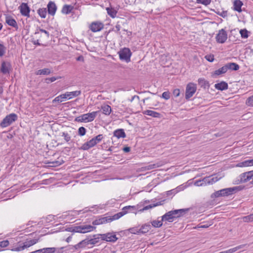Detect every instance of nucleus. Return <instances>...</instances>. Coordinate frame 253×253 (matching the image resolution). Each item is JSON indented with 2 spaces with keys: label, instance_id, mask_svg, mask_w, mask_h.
Masks as SVG:
<instances>
[{
  "label": "nucleus",
  "instance_id": "19",
  "mask_svg": "<svg viewBox=\"0 0 253 253\" xmlns=\"http://www.w3.org/2000/svg\"><path fill=\"white\" fill-rule=\"evenodd\" d=\"M219 178H218L217 176H209L207 177H205L203 179V181L204 182L205 185L207 184H212L215 182H217Z\"/></svg>",
  "mask_w": 253,
  "mask_h": 253
},
{
  "label": "nucleus",
  "instance_id": "42",
  "mask_svg": "<svg viewBox=\"0 0 253 253\" xmlns=\"http://www.w3.org/2000/svg\"><path fill=\"white\" fill-rule=\"evenodd\" d=\"M162 221H163L162 220H155L151 222V224L153 227H156V228H159L162 226V225H163Z\"/></svg>",
  "mask_w": 253,
  "mask_h": 253
},
{
  "label": "nucleus",
  "instance_id": "58",
  "mask_svg": "<svg viewBox=\"0 0 253 253\" xmlns=\"http://www.w3.org/2000/svg\"><path fill=\"white\" fill-rule=\"evenodd\" d=\"M205 58L209 62H212L214 60V56L213 55H207L205 56Z\"/></svg>",
  "mask_w": 253,
  "mask_h": 253
},
{
  "label": "nucleus",
  "instance_id": "26",
  "mask_svg": "<svg viewBox=\"0 0 253 253\" xmlns=\"http://www.w3.org/2000/svg\"><path fill=\"white\" fill-rule=\"evenodd\" d=\"M106 11L107 12L108 14L112 18H114L116 17L118 10L115 9L114 8L110 7H107L106 8Z\"/></svg>",
  "mask_w": 253,
  "mask_h": 253
},
{
  "label": "nucleus",
  "instance_id": "28",
  "mask_svg": "<svg viewBox=\"0 0 253 253\" xmlns=\"http://www.w3.org/2000/svg\"><path fill=\"white\" fill-rule=\"evenodd\" d=\"M151 229V225L149 223H146L143 224L140 228L139 229V231H140L141 234H144L147 233Z\"/></svg>",
  "mask_w": 253,
  "mask_h": 253
},
{
  "label": "nucleus",
  "instance_id": "37",
  "mask_svg": "<svg viewBox=\"0 0 253 253\" xmlns=\"http://www.w3.org/2000/svg\"><path fill=\"white\" fill-rule=\"evenodd\" d=\"M162 166V164L161 162L156 163L153 164H150L145 167L147 170H150L154 169H156L159 168Z\"/></svg>",
  "mask_w": 253,
  "mask_h": 253
},
{
  "label": "nucleus",
  "instance_id": "47",
  "mask_svg": "<svg viewBox=\"0 0 253 253\" xmlns=\"http://www.w3.org/2000/svg\"><path fill=\"white\" fill-rule=\"evenodd\" d=\"M246 104L249 106L253 107V95L248 98L246 101Z\"/></svg>",
  "mask_w": 253,
  "mask_h": 253
},
{
  "label": "nucleus",
  "instance_id": "55",
  "mask_svg": "<svg viewBox=\"0 0 253 253\" xmlns=\"http://www.w3.org/2000/svg\"><path fill=\"white\" fill-rule=\"evenodd\" d=\"M9 245V241L8 240H4L0 242V247L1 248L6 247Z\"/></svg>",
  "mask_w": 253,
  "mask_h": 253
},
{
  "label": "nucleus",
  "instance_id": "7",
  "mask_svg": "<svg viewBox=\"0 0 253 253\" xmlns=\"http://www.w3.org/2000/svg\"><path fill=\"white\" fill-rule=\"evenodd\" d=\"M196 91V85L192 83L188 84L187 85L185 91V98L188 99L191 98Z\"/></svg>",
  "mask_w": 253,
  "mask_h": 253
},
{
  "label": "nucleus",
  "instance_id": "25",
  "mask_svg": "<svg viewBox=\"0 0 253 253\" xmlns=\"http://www.w3.org/2000/svg\"><path fill=\"white\" fill-rule=\"evenodd\" d=\"M215 88L218 90H223L228 88V84L225 82H221L216 84L214 85Z\"/></svg>",
  "mask_w": 253,
  "mask_h": 253
},
{
  "label": "nucleus",
  "instance_id": "8",
  "mask_svg": "<svg viewBox=\"0 0 253 253\" xmlns=\"http://www.w3.org/2000/svg\"><path fill=\"white\" fill-rule=\"evenodd\" d=\"M216 41L220 43H224L227 39V34L223 29L220 30L216 36Z\"/></svg>",
  "mask_w": 253,
  "mask_h": 253
},
{
  "label": "nucleus",
  "instance_id": "31",
  "mask_svg": "<svg viewBox=\"0 0 253 253\" xmlns=\"http://www.w3.org/2000/svg\"><path fill=\"white\" fill-rule=\"evenodd\" d=\"M162 202H159L156 203V204H150L148 206H145L142 209L140 210L139 211H144L148 210L149 209H152V208L157 207L158 206L161 205L162 204Z\"/></svg>",
  "mask_w": 253,
  "mask_h": 253
},
{
  "label": "nucleus",
  "instance_id": "11",
  "mask_svg": "<svg viewBox=\"0 0 253 253\" xmlns=\"http://www.w3.org/2000/svg\"><path fill=\"white\" fill-rule=\"evenodd\" d=\"M89 29L92 32H97L101 31L104 28V24L99 21H95L92 22L89 25Z\"/></svg>",
  "mask_w": 253,
  "mask_h": 253
},
{
  "label": "nucleus",
  "instance_id": "10",
  "mask_svg": "<svg viewBox=\"0 0 253 253\" xmlns=\"http://www.w3.org/2000/svg\"><path fill=\"white\" fill-rule=\"evenodd\" d=\"M95 228V226L90 225L82 224L78 226V233L84 234L93 231Z\"/></svg>",
  "mask_w": 253,
  "mask_h": 253
},
{
  "label": "nucleus",
  "instance_id": "38",
  "mask_svg": "<svg viewBox=\"0 0 253 253\" xmlns=\"http://www.w3.org/2000/svg\"><path fill=\"white\" fill-rule=\"evenodd\" d=\"M42 34H44V35L43 36L46 39H47L49 38V32L44 29H40L39 30V32L35 33V34L40 35V36H41V37L42 36Z\"/></svg>",
  "mask_w": 253,
  "mask_h": 253
},
{
  "label": "nucleus",
  "instance_id": "33",
  "mask_svg": "<svg viewBox=\"0 0 253 253\" xmlns=\"http://www.w3.org/2000/svg\"><path fill=\"white\" fill-rule=\"evenodd\" d=\"M226 65L228 70L237 71L239 69V66L235 63H229Z\"/></svg>",
  "mask_w": 253,
  "mask_h": 253
},
{
  "label": "nucleus",
  "instance_id": "21",
  "mask_svg": "<svg viewBox=\"0 0 253 253\" xmlns=\"http://www.w3.org/2000/svg\"><path fill=\"white\" fill-rule=\"evenodd\" d=\"M113 135L118 138H125L126 137V133L123 129H118L115 130Z\"/></svg>",
  "mask_w": 253,
  "mask_h": 253
},
{
  "label": "nucleus",
  "instance_id": "24",
  "mask_svg": "<svg viewBox=\"0 0 253 253\" xmlns=\"http://www.w3.org/2000/svg\"><path fill=\"white\" fill-rule=\"evenodd\" d=\"M253 166V159L245 160L242 162L239 163L237 166L239 167H245Z\"/></svg>",
  "mask_w": 253,
  "mask_h": 253
},
{
  "label": "nucleus",
  "instance_id": "40",
  "mask_svg": "<svg viewBox=\"0 0 253 253\" xmlns=\"http://www.w3.org/2000/svg\"><path fill=\"white\" fill-rule=\"evenodd\" d=\"M126 213L123 211L114 214L113 216H110L111 221L114 220H117L125 215Z\"/></svg>",
  "mask_w": 253,
  "mask_h": 253
},
{
  "label": "nucleus",
  "instance_id": "12",
  "mask_svg": "<svg viewBox=\"0 0 253 253\" xmlns=\"http://www.w3.org/2000/svg\"><path fill=\"white\" fill-rule=\"evenodd\" d=\"M240 181L245 183L253 178V170L244 172L240 175Z\"/></svg>",
  "mask_w": 253,
  "mask_h": 253
},
{
  "label": "nucleus",
  "instance_id": "15",
  "mask_svg": "<svg viewBox=\"0 0 253 253\" xmlns=\"http://www.w3.org/2000/svg\"><path fill=\"white\" fill-rule=\"evenodd\" d=\"M11 68V64L9 62L3 61L1 65L0 72L3 74L9 73Z\"/></svg>",
  "mask_w": 253,
  "mask_h": 253
},
{
  "label": "nucleus",
  "instance_id": "16",
  "mask_svg": "<svg viewBox=\"0 0 253 253\" xmlns=\"http://www.w3.org/2000/svg\"><path fill=\"white\" fill-rule=\"evenodd\" d=\"M111 222V219L110 216H106L100 218L99 219H96L92 222V224L94 225H100L101 224L110 222Z\"/></svg>",
  "mask_w": 253,
  "mask_h": 253
},
{
  "label": "nucleus",
  "instance_id": "29",
  "mask_svg": "<svg viewBox=\"0 0 253 253\" xmlns=\"http://www.w3.org/2000/svg\"><path fill=\"white\" fill-rule=\"evenodd\" d=\"M102 113L106 115H109L111 113L112 110L111 107L108 105H104L101 106Z\"/></svg>",
  "mask_w": 253,
  "mask_h": 253
},
{
  "label": "nucleus",
  "instance_id": "1",
  "mask_svg": "<svg viewBox=\"0 0 253 253\" xmlns=\"http://www.w3.org/2000/svg\"><path fill=\"white\" fill-rule=\"evenodd\" d=\"M244 187L241 186H235L233 187H230L227 188L222 189L221 190L217 191L213 193L211 197L212 198H218L219 197L228 196L232 195L238 191H240L243 189Z\"/></svg>",
  "mask_w": 253,
  "mask_h": 253
},
{
  "label": "nucleus",
  "instance_id": "41",
  "mask_svg": "<svg viewBox=\"0 0 253 253\" xmlns=\"http://www.w3.org/2000/svg\"><path fill=\"white\" fill-rule=\"evenodd\" d=\"M42 253H55L56 248H45L42 249Z\"/></svg>",
  "mask_w": 253,
  "mask_h": 253
},
{
  "label": "nucleus",
  "instance_id": "9",
  "mask_svg": "<svg viewBox=\"0 0 253 253\" xmlns=\"http://www.w3.org/2000/svg\"><path fill=\"white\" fill-rule=\"evenodd\" d=\"M100 238L102 240L110 242H115L118 240V238L114 233L109 232L100 234Z\"/></svg>",
  "mask_w": 253,
  "mask_h": 253
},
{
  "label": "nucleus",
  "instance_id": "63",
  "mask_svg": "<svg viewBox=\"0 0 253 253\" xmlns=\"http://www.w3.org/2000/svg\"><path fill=\"white\" fill-rule=\"evenodd\" d=\"M25 249V247H24V245H23V246H22L21 247H17V248L12 250L14 251L19 252V251L23 250Z\"/></svg>",
  "mask_w": 253,
  "mask_h": 253
},
{
  "label": "nucleus",
  "instance_id": "49",
  "mask_svg": "<svg viewBox=\"0 0 253 253\" xmlns=\"http://www.w3.org/2000/svg\"><path fill=\"white\" fill-rule=\"evenodd\" d=\"M60 78H61V77H52L51 78H46L45 79V82L47 84H49L50 83L53 82L55 81H56V80L60 79Z\"/></svg>",
  "mask_w": 253,
  "mask_h": 253
},
{
  "label": "nucleus",
  "instance_id": "2",
  "mask_svg": "<svg viewBox=\"0 0 253 253\" xmlns=\"http://www.w3.org/2000/svg\"><path fill=\"white\" fill-rule=\"evenodd\" d=\"M187 211V210L179 209L169 211L162 216V220L172 222L175 218L182 215Z\"/></svg>",
  "mask_w": 253,
  "mask_h": 253
},
{
  "label": "nucleus",
  "instance_id": "50",
  "mask_svg": "<svg viewBox=\"0 0 253 253\" xmlns=\"http://www.w3.org/2000/svg\"><path fill=\"white\" fill-rule=\"evenodd\" d=\"M86 131V129L84 127L81 126L78 129V134L80 136H84L85 134Z\"/></svg>",
  "mask_w": 253,
  "mask_h": 253
},
{
  "label": "nucleus",
  "instance_id": "17",
  "mask_svg": "<svg viewBox=\"0 0 253 253\" xmlns=\"http://www.w3.org/2000/svg\"><path fill=\"white\" fill-rule=\"evenodd\" d=\"M5 22L9 25L16 29L18 28V24L16 20L11 16L7 15L5 17Z\"/></svg>",
  "mask_w": 253,
  "mask_h": 253
},
{
  "label": "nucleus",
  "instance_id": "27",
  "mask_svg": "<svg viewBox=\"0 0 253 253\" xmlns=\"http://www.w3.org/2000/svg\"><path fill=\"white\" fill-rule=\"evenodd\" d=\"M51 73V70L48 68H44L37 71L35 72L36 75H48Z\"/></svg>",
  "mask_w": 253,
  "mask_h": 253
},
{
  "label": "nucleus",
  "instance_id": "54",
  "mask_svg": "<svg viewBox=\"0 0 253 253\" xmlns=\"http://www.w3.org/2000/svg\"><path fill=\"white\" fill-rule=\"evenodd\" d=\"M91 148L90 146H89V144L87 142L84 143L81 147V149L84 150H87L89 149V148Z\"/></svg>",
  "mask_w": 253,
  "mask_h": 253
},
{
  "label": "nucleus",
  "instance_id": "22",
  "mask_svg": "<svg viewBox=\"0 0 253 253\" xmlns=\"http://www.w3.org/2000/svg\"><path fill=\"white\" fill-rule=\"evenodd\" d=\"M100 236V234H96L93 235L91 238H88L89 245L93 246L98 243L99 241Z\"/></svg>",
  "mask_w": 253,
  "mask_h": 253
},
{
  "label": "nucleus",
  "instance_id": "39",
  "mask_svg": "<svg viewBox=\"0 0 253 253\" xmlns=\"http://www.w3.org/2000/svg\"><path fill=\"white\" fill-rule=\"evenodd\" d=\"M244 245H241L236 247H234L233 248L225 251V253H233L238 251V250L243 248L244 247Z\"/></svg>",
  "mask_w": 253,
  "mask_h": 253
},
{
  "label": "nucleus",
  "instance_id": "3",
  "mask_svg": "<svg viewBox=\"0 0 253 253\" xmlns=\"http://www.w3.org/2000/svg\"><path fill=\"white\" fill-rule=\"evenodd\" d=\"M81 94V90H76L71 92H66L64 94H62L56 97L52 101L53 103L62 102L66 99H71L73 97L79 96Z\"/></svg>",
  "mask_w": 253,
  "mask_h": 253
},
{
  "label": "nucleus",
  "instance_id": "46",
  "mask_svg": "<svg viewBox=\"0 0 253 253\" xmlns=\"http://www.w3.org/2000/svg\"><path fill=\"white\" fill-rule=\"evenodd\" d=\"M129 231L132 234L138 235L141 234L140 231H139V229L137 227L130 228L129 229Z\"/></svg>",
  "mask_w": 253,
  "mask_h": 253
},
{
  "label": "nucleus",
  "instance_id": "18",
  "mask_svg": "<svg viewBox=\"0 0 253 253\" xmlns=\"http://www.w3.org/2000/svg\"><path fill=\"white\" fill-rule=\"evenodd\" d=\"M90 245L88 241V237L86 238V239L82 240L80 242H79L78 244L75 245L73 246V248L75 250H79L80 249L84 248L87 246Z\"/></svg>",
  "mask_w": 253,
  "mask_h": 253
},
{
  "label": "nucleus",
  "instance_id": "57",
  "mask_svg": "<svg viewBox=\"0 0 253 253\" xmlns=\"http://www.w3.org/2000/svg\"><path fill=\"white\" fill-rule=\"evenodd\" d=\"M162 97L168 100L170 98V93L168 91H165L162 94Z\"/></svg>",
  "mask_w": 253,
  "mask_h": 253
},
{
  "label": "nucleus",
  "instance_id": "56",
  "mask_svg": "<svg viewBox=\"0 0 253 253\" xmlns=\"http://www.w3.org/2000/svg\"><path fill=\"white\" fill-rule=\"evenodd\" d=\"M5 52V48L4 45L0 43V56L4 55Z\"/></svg>",
  "mask_w": 253,
  "mask_h": 253
},
{
  "label": "nucleus",
  "instance_id": "13",
  "mask_svg": "<svg viewBox=\"0 0 253 253\" xmlns=\"http://www.w3.org/2000/svg\"><path fill=\"white\" fill-rule=\"evenodd\" d=\"M21 14L24 16L29 17L30 8L27 3L23 2L19 6Z\"/></svg>",
  "mask_w": 253,
  "mask_h": 253
},
{
  "label": "nucleus",
  "instance_id": "6",
  "mask_svg": "<svg viewBox=\"0 0 253 253\" xmlns=\"http://www.w3.org/2000/svg\"><path fill=\"white\" fill-rule=\"evenodd\" d=\"M119 54L121 60L126 62L130 61L131 52L128 48H124L119 52Z\"/></svg>",
  "mask_w": 253,
  "mask_h": 253
},
{
  "label": "nucleus",
  "instance_id": "34",
  "mask_svg": "<svg viewBox=\"0 0 253 253\" xmlns=\"http://www.w3.org/2000/svg\"><path fill=\"white\" fill-rule=\"evenodd\" d=\"M38 239H34L27 241L24 243V247H25V248L30 247L38 243Z\"/></svg>",
  "mask_w": 253,
  "mask_h": 253
},
{
  "label": "nucleus",
  "instance_id": "53",
  "mask_svg": "<svg viewBox=\"0 0 253 253\" xmlns=\"http://www.w3.org/2000/svg\"><path fill=\"white\" fill-rule=\"evenodd\" d=\"M62 136L64 137L65 140L67 142H68L71 140V137L70 135L67 132H62Z\"/></svg>",
  "mask_w": 253,
  "mask_h": 253
},
{
  "label": "nucleus",
  "instance_id": "60",
  "mask_svg": "<svg viewBox=\"0 0 253 253\" xmlns=\"http://www.w3.org/2000/svg\"><path fill=\"white\" fill-rule=\"evenodd\" d=\"M134 207L128 206L125 207L123 208V211L126 214L128 212V210H130L131 209H134Z\"/></svg>",
  "mask_w": 253,
  "mask_h": 253
},
{
  "label": "nucleus",
  "instance_id": "62",
  "mask_svg": "<svg viewBox=\"0 0 253 253\" xmlns=\"http://www.w3.org/2000/svg\"><path fill=\"white\" fill-rule=\"evenodd\" d=\"M180 94V90L179 89H175L173 91V94L175 97H178Z\"/></svg>",
  "mask_w": 253,
  "mask_h": 253
},
{
  "label": "nucleus",
  "instance_id": "48",
  "mask_svg": "<svg viewBox=\"0 0 253 253\" xmlns=\"http://www.w3.org/2000/svg\"><path fill=\"white\" fill-rule=\"evenodd\" d=\"M103 136L102 134H99L93 138L96 144L99 143L103 139Z\"/></svg>",
  "mask_w": 253,
  "mask_h": 253
},
{
  "label": "nucleus",
  "instance_id": "30",
  "mask_svg": "<svg viewBox=\"0 0 253 253\" xmlns=\"http://www.w3.org/2000/svg\"><path fill=\"white\" fill-rule=\"evenodd\" d=\"M228 69L226 65H225L221 68L215 70L214 71V75L218 76L223 74L225 73L227 71Z\"/></svg>",
  "mask_w": 253,
  "mask_h": 253
},
{
  "label": "nucleus",
  "instance_id": "5",
  "mask_svg": "<svg viewBox=\"0 0 253 253\" xmlns=\"http://www.w3.org/2000/svg\"><path fill=\"white\" fill-rule=\"evenodd\" d=\"M17 119V116L14 113L6 116L0 123V126L1 127H5L10 126L13 122Z\"/></svg>",
  "mask_w": 253,
  "mask_h": 253
},
{
  "label": "nucleus",
  "instance_id": "59",
  "mask_svg": "<svg viewBox=\"0 0 253 253\" xmlns=\"http://www.w3.org/2000/svg\"><path fill=\"white\" fill-rule=\"evenodd\" d=\"M194 184L198 186H201L205 185L204 182L203 181V179L202 180H197L195 182Z\"/></svg>",
  "mask_w": 253,
  "mask_h": 253
},
{
  "label": "nucleus",
  "instance_id": "61",
  "mask_svg": "<svg viewBox=\"0 0 253 253\" xmlns=\"http://www.w3.org/2000/svg\"><path fill=\"white\" fill-rule=\"evenodd\" d=\"M121 28V25L118 23H117V24L115 26V29H113L112 31H115L117 33L120 34L119 31L120 30Z\"/></svg>",
  "mask_w": 253,
  "mask_h": 253
},
{
  "label": "nucleus",
  "instance_id": "20",
  "mask_svg": "<svg viewBox=\"0 0 253 253\" xmlns=\"http://www.w3.org/2000/svg\"><path fill=\"white\" fill-rule=\"evenodd\" d=\"M243 5V3L240 0H235L233 2V9L238 12H241L242 10L241 7Z\"/></svg>",
  "mask_w": 253,
  "mask_h": 253
},
{
  "label": "nucleus",
  "instance_id": "52",
  "mask_svg": "<svg viewBox=\"0 0 253 253\" xmlns=\"http://www.w3.org/2000/svg\"><path fill=\"white\" fill-rule=\"evenodd\" d=\"M216 13L217 15L221 16L223 18H225L227 16V11H217L216 12Z\"/></svg>",
  "mask_w": 253,
  "mask_h": 253
},
{
  "label": "nucleus",
  "instance_id": "32",
  "mask_svg": "<svg viewBox=\"0 0 253 253\" xmlns=\"http://www.w3.org/2000/svg\"><path fill=\"white\" fill-rule=\"evenodd\" d=\"M47 11L46 8H40L38 10L37 13L42 18H45L46 16Z\"/></svg>",
  "mask_w": 253,
  "mask_h": 253
},
{
  "label": "nucleus",
  "instance_id": "23",
  "mask_svg": "<svg viewBox=\"0 0 253 253\" xmlns=\"http://www.w3.org/2000/svg\"><path fill=\"white\" fill-rule=\"evenodd\" d=\"M74 9V6L71 5L65 4L63 5L61 12L65 14H69Z\"/></svg>",
  "mask_w": 253,
  "mask_h": 253
},
{
  "label": "nucleus",
  "instance_id": "43",
  "mask_svg": "<svg viewBox=\"0 0 253 253\" xmlns=\"http://www.w3.org/2000/svg\"><path fill=\"white\" fill-rule=\"evenodd\" d=\"M242 220L244 222H245L253 221V213L251 214L250 215L243 217Z\"/></svg>",
  "mask_w": 253,
  "mask_h": 253
},
{
  "label": "nucleus",
  "instance_id": "44",
  "mask_svg": "<svg viewBox=\"0 0 253 253\" xmlns=\"http://www.w3.org/2000/svg\"><path fill=\"white\" fill-rule=\"evenodd\" d=\"M249 32L246 29H241L240 30V34L242 38L247 39L249 37Z\"/></svg>",
  "mask_w": 253,
  "mask_h": 253
},
{
  "label": "nucleus",
  "instance_id": "45",
  "mask_svg": "<svg viewBox=\"0 0 253 253\" xmlns=\"http://www.w3.org/2000/svg\"><path fill=\"white\" fill-rule=\"evenodd\" d=\"M211 1V0H196L197 3L203 4L205 6L209 5Z\"/></svg>",
  "mask_w": 253,
  "mask_h": 253
},
{
  "label": "nucleus",
  "instance_id": "14",
  "mask_svg": "<svg viewBox=\"0 0 253 253\" xmlns=\"http://www.w3.org/2000/svg\"><path fill=\"white\" fill-rule=\"evenodd\" d=\"M47 12L49 15L54 16L57 10V6L54 2L49 1L47 5Z\"/></svg>",
  "mask_w": 253,
  "mask_h": 253
},
{
  "label": "nucleus",
  "instance_id": "36",
  "mask_svg": "<svg viewBox=\"0 0 253 253\" xmlns=\"http://www.w3.org/2000/svg\"><path fill=\"white\" fill-rule=\"evenodd\" d=\"M198 84L201 87H203L204 88H206L207 87H209V86L208 82L203 78L199 79Z\"/></svg>",
  "mask_w": 253,
  "mask_h": 253
},
{
  "label": "nucleus",
  "instance_id": "35",
  "mask_svg": "<svg viewBox=\"0 0 253 253\" xmlns=\"http://www.w3.org/2000/svg\"><path fill=\"white\" fill-rule=\"evenodd\" d=\"M143 114L155 118L158 117L160 116V114L159 113L149 110L144 111Z\"/></svg>",
  "mask_w": 253,
  "mask_h": 253
},
{
  "label": "nucleus",
  "instance_id": "51",
  "mask_svg": "<svg viewBox=\"0 0 253 253\" xmlns=\"http://www.w3.org/2000/svg\"><path fill=\"white\" fill-rule=\"evenodd\" d=\"M78 226L71 227L67 228L66 230L68 232H71L73 233H78Z\"/></svg>",
  "mask_w": 253,
  "mask_h": 253
},
{
  "label": "nucleus",
  "instance_id": "64",
  "mask_svg": "<svg viewBox=\"0 0 253 253\" xmlns=\"http://www.w3.org/2000/svg\"><path fill=\"white\" fill-rule=\"evenodd\" d=\"M88 142L91 147H92L96 145V143H95V141L93 138L88 141Z\"/></svg>",
  "mask_w": 253,
  "mask_h": 253
},
{
  "label": "nucleus",
  "instance_id": "4",
  "mask_svg": "<svg viewBox=\"0 0 253 253\" xmlns=\"http://www.w3.org/2000/svg\"><path fill=\"white\" fill-rule=\"evenodd\" d=\"M98 112L94 111L91 113L82 115L75 119L79 122L89 123L93 121L97 116Z\"/></svg>",
  "mask_w": 253,
  "mask_h": 253
}]
</instances>
